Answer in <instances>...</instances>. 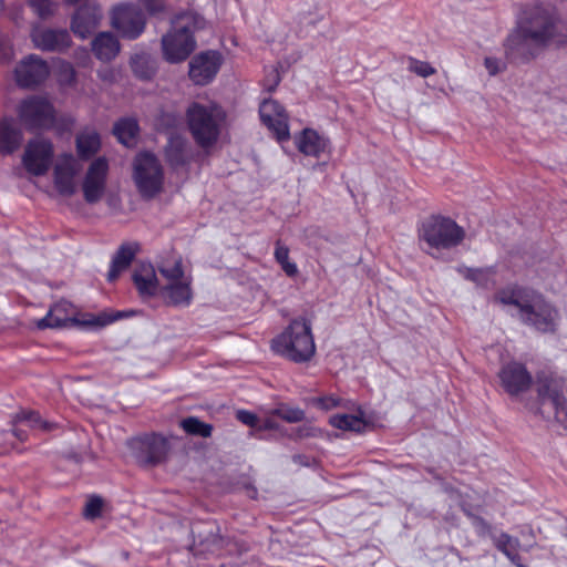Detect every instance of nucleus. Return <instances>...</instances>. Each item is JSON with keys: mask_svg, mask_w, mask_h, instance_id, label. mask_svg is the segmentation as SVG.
Wrapping results in <instances>:
<instances>
[{"mask_svg": "<svg viewBox=\"0 0 567 567\" xmlns=\"http://www.w3.org/2000/svg\"><path fill=\"white\" fill-rule=\"evenodd\" d=\"M567 41L554 10L542 3L523 8L516 30L505 42L506 52L513 58L529 60L549 45H563Z\"/></svg>", "mask_w": 567, "mask_h": 567, "instance_id": "1", "label": "nucleus"}, {"mask_svg": "<svg viewBox=\"0 0 567 567\" xmlns=\"http://www.w3.org/2000/svg\"><path fill=\"white\" fill-rule=\"evenodd\" d=\"M495 300L513 307L512 315L536 331L554 333L558 329L560 321L558 309L536 291L523 288L505 289L496 295Z\"/></svg>", "mask_w": 567, "mask_h": 567, "instance_id": "2", "label": "nucleus"}, {"mask_svg": "<svg viewBox=\"0 0 567 567\" xmlns=\"http://www.w3.org/2000/svg\"><path fill=\"white\" fill-rule=\"evenodd\" d=\"M204 19L193 12L177 16L172 22V29L162 38L164 59L169 63L186 60L196 48L194 32L204 28Z\"/></svg>", "mask_w": 567, "mask_h": 567, "instance_id": "3", "label": "nucleus"}, {"mask_svg": "<svg viewBox=\"0 0 567 567\" xmlns=\"http://www.w3.org/2000/svg\"><path fill=\"white\" fill-rule=\"evenodd\" d=\"M275 352L286 359L302 363L312 359L316 353L311 323L305 318L293 319L289 326L272 340Z\"/></svg>", "mask_w": 567, "mask_h": 567, "instance_id": "4", "label": "nucleus"}, {"mask_svg": "<svg viewBox=\"0 0 567 567\" xmlns=\"http://www.w3.org/2000/svg\"><path fill=\"white\" fill-rule=\"evenodd\" d=\"M189 132L202 148L214 146L220 135L225 112L214 103H193L186 112Z\"/></svg>", "mask_w": 567, "mask_h": 567, "instance_id": "5", "label": "nucleus"}, {"mask_svg": "<svg viewBox=\"0 0 567 567\" xmlns=\"http://www.w3.org/2000/svg\"><path fill=\"white\" fill-rule=\"evenodd\" d=\"M537 408L535 413L548 421L567 423V400L564 380L553 373H540L536 381Z\"/></svg>", "mask_w": 567, "mask_h": 567, "instance_id": "6", "label": "nucleus"}, {"mask_svg": "<svg viewBox=\"0 0 567 567\" xmlns=\"http://www.w3.org/2000/svg\"><path fill=\"white\" fill-rule=\"evenodd\" d=\"M161 275L159 290L163 297L174 306H188L193 299L192 277L186 274L182 260L174 258L158 266Z\"/></svg>", "mask_w": 567, "mask_h": 567, "instance_id": "7", "label": "nucleus"}, {"mask_svg": "<svg viewBox=\"0 0 567 567\" xmlns=\"http://www.w3.org/2000/svg\"><path fill=\"white\" fill-rule=\"evenodd\" d=\"M420 240L427 245V251L450 249L464 239L465 233L454 220L445 217H431L422 224Z\"/></svg>", "mask_w": 567, "mask_h": 567, "instance_id": "8", "label": "nucleus"}, {"mask_svg": "<svg viewBox=\"0 0 567 567\" xmlns=\"http://www.w3.org/2000/svg\"><path fill=\"white\" fill-rule=\"evenodd\" d=\"M133 181L143 198L152 199L164 189V168L151 153H140L133 163Z\"/></svg>", "mask_w": 567, "mask_h": 567, "instance_id": "9", "label": "nucleus"}, {"mask_svg": "<svg viewBox=\"0 0 567 567\" xmlns=\"http://www.w3.org/2000/svg\"><path fill=\"white\" fill-rule=\"evenodd\" d=\"M83 169L82 162L74 155L64 153L53 163V186L63 197H71L78 190V177Z\"/></svg>", "mask_w": 567, "mask_h": 567, "instance_id": "10", "label": "nucleus"}, {"mask_svg": "<svg viewBox=\"0 0 567 567\" xmlns=\"http://www.w3.org/2000/svg\"><path fill=\"white\" fill-rule=\"evenodd\" d=\"M112 27L126 39L134 40L145 30L146 18L133 3H121L112 10Z\"/></svg>", "mask_w": 567, "mask_h": 567, "instance_id": "11", "label": "nucleus"}, {"mask_svg": "<svg viewBox=\"0 0 567 567\" xmlns=\"http://www.w3.org/2000/svg\"><path fill=\"white\" fill-rule=\"evenodd\" d=\"M18 114L21 123L28 128H47L54 122L53 106L42 96L23 100L19 105Z\"/></svg>", "mask_w": 567, "mask_h": 567, "instance_id": "12", "label": "nucleus"}, {"mask_svg": "<svg viewBox=\"0 0 567 567\" xmlns=\"http://www.w3.org/2000/svg\"><path fill=\"white\" fill-rule=\"evenodd\" d=\"M53 145L49 140L35 137L28 142L22 156V165L32 176H42L52 164Z\"/></svg>", "mask_w": 567, "mask_h": 567, "instance_id": "13", "label": "nucleus"}, {"mask_svg": "<svg viewBox=\"0 0 567 567\" xmlns=\"http://www.w3.org/2000/svg\"><path fill=\"white\" fill-rule=\"evenodd\" d=\"M130 447L135 458L146 465L161 463L169 450L167 440L156 434L133 439Z\"/></svg>", "mask_w": 567, "mask_h": 567, "instance_id": "14", "label": "nucleus"}, {"mask_svg": "<svg viewBox=\"0 0 567 567\" xmlns=\"http://www.w3.org/2000/svg\"><path fill=\"white\" fill-rule=\"evenodd\" d=\"M109 163L99 157L91 163L83 179V197L87 204L100 202L105 193Z\"/></svg>", "mask_w": 567, "mask_h": 567, "instance_id": "15", "label": "nucleus"}, {"mask_svg": "<svg viewBox=\"0 0 567 567\" xmlns=\"http://www.w3.org/2000/svg\"><path fill=\"white\" fill-rule=\"evenodd\" d=\"M223 64V55L217 51H205L189 62V78L196 85H206L217 75Z\"/></svg>", "mask_w": 567, "mask_h": 567, "instance_id": "16", "label": "nucleus"}, {"mask_svg": "<svg viewBox=\"0 0 567 567\" xmlns=\"http://www.w3.org/2000/svg\"><path fill=\"white\" fill-rule=\"evenodd\" d=\"M262 123L276 134L278 141L289 140L288 115L274 100H265L259 107Z\"/></svg>", "mask_w": 567, "mask_h": 567, "instance_id": "17", "label": "nucleus"}, {"mask_svg": "<svg viewBox=\"0 0 567 567\" xmlns=\"http://www.w3.org/2000/svg\"><path fill=\"white\" fill-rule=\"evenodd\" d=\"M502 386L509 395H518L529 389L532 377L525 365L518 362H509L498 372Z\"/></svg>", "mask_w": 567, "mask_h": 567, "instance_id": "18", "label": "nucleus"}, {"mask_svg": "<svg viewBox=\"0 0 567 567\" xmlns=\"http://www.w3.org/2000/svg\"><path fill=\"white\" fill-rule=\"evenodd\" d=\"M49 75V66L37 55H30L22 60L14 70V78L18 85L30 87L39 84Z\"/></svg>", "mask_w": 567, "mask_h": 567, "instance_id": "19", "label": "nucleus"}, {"mask_svg": "<svg viewBox=\"0 0 567 567\" xmlns=\"http://www.w3.org/2000/svg\"><path fill=\"white\" fill-rule=\"evenodd\" d=\"M101 19V8L95 2L90 1L80 7L74 13L71 30L76 37L86 39L99 27Z\"/></svg>", "mask_w": 567, "mask_h": 567, "instance_id": "20", "label": "nucleus"}, {"mask_svg": "<svg viewBox=\"0 0 567 567\" xmlns=\"http://www.w3.org/2000/svg\"><path fill=\"white\" fill-rule=\"evenodd\" d=\"M297 150L305 156L320 157L330 150V142L312 128H305L293 137Z\"/></svg>", "mask_w": 567, "mask_h": 567, "instance_id": "21", "label": "nucleus"}, {"mask_svg": "<svg viewBox=\"0 0 567 567\" xmlns=\"http://www.w3.org/2000/svg\"><path fill=\"white\" fill-rule=\"evenodd\" d=\"M13 435L19 441H25L28 437L27 430L34 432H48L53 427V424L43 420L34 411H21L12 419Z\"/></svg>", "mask_w": 567, "mask_h": 567, "instance_id": "22", "label": "nucleus"}, {"mask_svg": "<svg viewBox=\"0 0 567 567\" xmlns=\"http://www.w3.org/2000/svg\"><path fill=\"white\" fill-rule=\"evenodd\" d=\"M31 37L34 45L44 51H61L71 44V38L66 30L35 28Z\"/></svg>", "mask_w": 567, "mask_h": 567, "instance_id": "23", "label": "nucleus"}, {"mask_svg": "<svg viewBox=\"0 0 567 567\" xmlns=\"http://www.w3.org/2000/svg\"><path fill=\"white\" fill-rule=\"evenodd\" d=\"M133 281L143 297L154 296L161 286V278H157L154 267L151 264H141L133 274Z\"/></svg>", "mask_w": 567, "mask_h": 567, "instance_id": "24", "label": "nucleus"}, {"mask_svg": "<svg viewBox=\"0 0 567 567\" xmlns=\"http://www.w3.org/2000/svg\"><path fill=\"white\" fill-rule=\"evenodd\" d=\"M74 311L68 301L56 302L45 317L37 321V327L41 330L47 328H61L73 320Z\"/></svg>", "mask_w": 567, "mask_h": 567, "instance_id": "25", "label": "nucleus"}, {"mask_svg": "<svg viewBox=\"0 0 567 567\" xmlns=\"http://www.w3.org/2000/svg\"><path fill=\"white\" fill-rule=\"evenodd\" d=\"M92 51L101 61H111L120 52V43L111 32H101L92 41Z\"/></svg>", "mask_w": 567, "mask_h": 567, "instance_id": "26", "label": "nucleus"}, {"mask_svg": "<svg viewBox=\"0 0 567 567\" xmlns=\"http://www.w3.org/2000/svg\"><path fill=\"white\" fill-rule=\"evenodd\" d=\"M166 157L171 165L178 166L190 158V146L183 136H171L166 146Z\"/></svg>", "mask_w": 567, "mask_h": 567, "instance_id": "27", "label": "nucleus"}, {"mask_svg": "<svg viewBox=\"0 0 567 567\" xmlns=\"http://www.w3.org/2000/svg\"><path fill=\"white\" fill-rule=\"evenodd\" d=\"M136 251V244H126L120 247L114 258L112 259L111 268L107 274V279L110 281L115 280L118 275L130 266Z\"/></svg>", "mask_w": 567, "mask_h": 567, "instance_id": "28", "label": "nucleus"}, {"mask_svg": "<svg viewBox=\"0 0 567 567\" xmlns=\"http://www.w3.org/2000/svg\"><path fill=\"white\" fill-rule=\"evenodd\" d=\"M22 141V134L19 130L13 127L11 121L3 120L0 122V152L12 153L16 151Z\"/></svg>", "mask_w": 567, "mask_h": 567, "instance_id": "29", "label": "nucleus"}, {"mask_svg": "<svg viewBox=\"0 0 567 567\" xmlns=\"http://www.w3.org/2000/svg\"><path fill=\"white\" fill-rule=\"evenodd\" d=\"M494 545L517 567H526L520 564V557L518 555L520 543L517 538L501 533L498 536L494 537Z\"/></svg>", "mask_w": 567, "mask_h": 567, "instance_id": "30", "label": "nucleus"}, {"mask_svg": "<svg viewBox=\"0 0 567 567\" xmlns=\"http://www.w3.org/2000/svg\"><path fill=\"white\" fill-rule=\"evenodd\" d=\"M101 146L100 136L93 130H84L76 136V151L81 158L94 155Z\"/></svg>", "mask_w": 567, "mask_h": 567, "instance_id": "31", "label": "nucleus"}, {"mask_svg": "<svg viewBox=\"0 0 567 567\" xmlns=\"http://www.w3.org/2000/svg\"><path fill=\"white\" fill-rule=\"evenodd\" d=\"M113 132L120 143L132 146L136 140L138 125L133 118H123L114 125Z\"/></svg>", "mask_w": 567, "mask_h": 567, "instance_id": "32", "label": "nucleus"}, {"mask_svg": "<svg viewBox=\"0 0 567 567\" xmlns=\"http://www.w3.org/2000/svg\"><path fill=\"white\" fill-rule=\"evenodd\" d=\"M133 73L141 80H150L155 74L154 62L147 53H135L131 58Z\"/></svg>", "mask_w": 567, "mask_h": 567, "instance_id": "33", "label": "nucleus"}, {"mask_svg": "<svg viewBox=\"0 0 567 567\" xmlns=\"http://www.w3.org/2000/svg\"><path fill=\"white\" fill-rule=\"evenodd\" d=\"M329 422L333 427L344 431L360 432L365 427V422L361 416L351 414L332 415Z\"/></svg>", "mask_w": 567, "mask_h": 567, "instance_id": "34", "label": "nucleus"}, {"mask_svg": "<svg viewBox=\"0 0 567 567\" xmlns=\"http://www.w3.org/2000/svg\"><path fill=\"white\" fill-rule=\"evenodd\" d=\"M460 272L466 279L472 280L482 287L488 286L494 276L493 268H461Z\"/></svg>", "mask_w": 567, "mask_h": 567, "instance_id": "35", "label": "nucleus"}, {"mask_svg": "<svg viewBox=\"0 0 567 567\" xmlns=\"http://www.w3.org/2000/svg\"><path fill=\"white\" fill-rule=\"evenodd\" d=\"M183 430L193 435L208 437L212 434V425L199 421L197 417H186L181 422Z\"/></svg>", "mask_w": 567, "mask_h": 567, "instance_id": "36", "label": "nucleus"}, {"mask_svg": "<svg viewBox=\"0 0 567 567\" xmlns=\"http://www.w3.org/2000/svg\"><path fill=\"white\" fill-rule=\"evenodd\" d=\"M275 258L280 264L282 270L290 277L296 276L298 272V267L295 262L289 260V249L288 247L277 243L275 249Z\"/></svg>", "mask_w": 567, "mask_h": 567, "instance_id": "37", "label": "nucleus"}, {"mask_svg": "<svg viewBox=\"0 0 567 567\" xmlns=\"http://www.w3.org/2000/svg\"><path fill=\"white\" fill-rule=\"evenodd\" d=\"M408 70L421 78H427L435 74L436 70L427 62L420 61L415 58H408Z\"/></svg>", "mask_w": 567, "mask_h": 567, "instance_id": "38", "label": "nucleus"}, {"mask_svg": "<svg viewBox=\"0 0 567 567\" xmlns=\"http://www.w3.org/2000/svg\"><path fill=\"white\" fill-rule=\"evenodd\" d=\"M33 11L41 18L47 19L55 11V4L51 0H28Z\"/></svg>", "mask_w": 567, "mask_h": 567, "instance_id": "39", "label": "nucleus"}, {"mask_svg": "<svg viewBox=\"0 0 567 567\" xmlns=\"http://www.w3.org/2000/svg\"><path fill=\"white\" fill-rule=\"evenodd\" d=\"M144 9L151 16H157L166 12L167 6L165 0H138Z\"/></svg>", "mask_w": 567, "mask_h": 567, "instance_id": "40", "label": "nucleus"}, {"mask_svg": "<svg viewBox=\"0 0 567 567\" xmlns=\"http://www.w3.org/2000/svg\"><path fill=\"white\" fill-rule=\"evenodd\" d=\"M103 502L100 497H91L84 508L87 518H95L101 514Z\"/></svg>", "mask_w": 567, "mask_h": 567, "instance_id": "41", "label": "nucleus"}, {"mask_svg": "<svg viewBox=\"0 0 567 567\" xmlns=\"http://www.w3.org/2000/svg\"><path fill=\"white\" fill-rule=\"evenodd\" d=\"M340 400L333 395L322 396L317 400V404L319 408L323 410H330L332 408L338 406Z\"/></svg>", "mask_w": 567, "mask_h": 567, "instance_id": "42", "label": "nucleus"}, {"mask_svg": "<svg viewBox=\"0 0 567 567\" xmlns=\"http://www.w3.org/2000/svg\"><path fill=\"white\" fill-rule=\"evenodd\" d=\"M236 416L241 423L246 425L256 426L257 424V416L249 411L239 410L237 411Z\"/></svg>", "mask_w": 567, "mask_h": 567, "instance_id": "43", "label": "nucleus"}, {"mask_svg": "<svg viewBox=\"0 0 567 567\" xmlns=\"http://www.w3.org/2000/svg\"><path fill=\"white\" fill-rule=\"evenodd\" d=\"M484 65L489 75H496L501 71V62L496 58H485Z\"/></svg>", "mask_w": 567, "mask_h": 567, "instance_id": "44", "label": "nucleus"}, {"mask_svg": "<svg viewBox=\"0 0 567 567\" xmlns=\"http://www.w3.org/2000/svg\"><path fill=\"white\" fill-rule=\"evenodd\" d=\"M74 78V71L70 63H61V81L71 82Z\"/></svg>", "mask_w": 567, "mask_h": 567, "instance_id": "45", "label": "nucleus"}, {"mask_svg": "<svg viewBox=\"0 0 567 567\" xmlns=\"http://www.w3.org/2000/svg\"><path fill=\"white\" fill-rule=\"evenodd\" d=\"M305 414L301 410L295 409L282 413V417L288 420L289 422H298L303 419Z\"/></svg>", "mask_w": 567, "mask_h": 567, "instance_id": "46", "label": "nucleus"}, {"mask_svg": "<svg viewBox=\"0 0 567 567\" xmlns=\"http://www.w3.org/2000/svg\"><path fill=\"white\" fill-rule=\"evenodd\" d=\"M113 320H114L113 318L111 319V318H105V317H96L89 321H85L84 323L89 324V326L102 327V326H105V324L112 322Z\"/></svg>", "mask_w": 567, "mask_h": 567, "instance_id": "47", "label": "nucleus"}, {"mask_svg": "<svg viewBox=\"0 0 567 567\" xmlns=\"http://www.w3.org/2000/svg\"><path fill=\"white\" fill-rule=\"evenodd\" d=\"M12 56V50L9 45L1 44V51H0V62L1 61H8Z\"/></svg>", "mask_w": 567, "mask_h": 567, "instance_id": "48", "label": "nucleus"}, {"mask_svg": "<svg viewBox=\"0 0 567 567\" xmlns=\"http://www.w3.org/2000/svg\"><path fill=\"white\" fill-rule=\"evenodd\" d=\"M269 76L271 79V83L268 85V89L269 90H272L275 86L278 85L280 79H279V74L277 72L276 69H271L270 72H269Z\"/></svg>", "mask_w": 567, "mask_h": 567, "instance_id": "49", "label": "nucleus"}, {"mask_svg": "<svg viewBox=\"0 0 567 567\" xmlns=\"http://www.w3.org/2000/svg\"><path fill=\"white\" fill-rule=\"evenodd\" d=\"M64 1L69 4H75V3L80 2L81 0H64Z\"/></svg>", "mask_w": 567, "mask_h": 567, "instance_id": "50", "label": "nucleus"}]
</instances>
